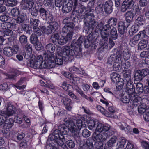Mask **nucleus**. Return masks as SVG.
<instances>
[{
  "label": "nucleus",
  "mask_w": 149,
  "mask_h": 149,
  "mask_svg": "<svg viewBox=\"0 0 149 149\" xmlns=\"http://www.w3.org/2000/svg\"><path fill=\"white\" fill-rule=\"evenodd\" d=\"M80 18L84 19V28L88 34L92 36L94 32H98L101 30L102 24H99L96 21L93 13H86L81 15Z\"/></svg>",
  "instance_id": "1"
},
{
  "label": "nucleus",
  "mask_w": 149,
  "mask_h": 149,
  "mask_svg": "<svg viewBox=\"0 0 149 149\" xmlns=\"http://www.w3.org/2000/svg\"><path fill=\"white\" fill-rule=\"evenodd\" d=\"M67 125L72 136L75 138L77 143L81 144L82 140L79 137V130L82 127H85L86 124L83 123L81 120L79 119L76 121V124L73 122H70L68 123Z\"/></svg>",
  "instance_id": "2"
},
{
  "label": "nucleus",
  "mask_w": 149,
  "mask_h": 149,
  "mask_svg": "<svg viewBox=\"0 0 149 149\" xmlns=\"http://www.w3.org/2000/svg\"><path fill=\"white\" fill-rule=\"evenodd\" d=\"M64 50L69 57L70 55L74 56L77 58H80L82 56L81 45L77 41H73L69 47L64 48Z\"/></svg>",
  "instance_id": "3"
},
{
  "label": "nucleus",
  "mask_w": 149,
  "mask_h": 149,
  "mask_svg": "<svg viewBox=\"0 0 149 149\" xmlns=\"http://www.w3.org/2000/svg\"><path fill=\"white\" fill-rule=\"evenodd\" d=\"M86 8L81 4L78 3V0H74L73 10L71 15V18H73L72 20L76 22L78 20L77 15H80L86 10Z\"/></svg>",
  "instance_id": "4"
},
{
  "label": "nucleus",
  "mask_w": 149,
  "mask_h": 149,
  "mask_svg": "<svg viewBox=\"0 0 149 149\" xmlns=\"http://www.w3.org/2000/svg\"><path fill=\"white\" fill-rule=\"evenodd\" d=\"M43 56L45 59L40 63V69H49L55 67L54 61V54H47L46 53H44Z\"/></svg>",
  "instance_id": "5"
},
{
  "label": "nucleus",
  "mask_w": 149,
  "mask_h": 149,
  "mask_svg": "<svg viewBox=\"0 0 149 149\" xmlns=\"http://www.w3.org/2000/svg\"><path fill=\"white\" fill-rule=\"evenodd\" d=\"M149 73V70L147 69H143L141 70H135L134 72V83L136 81L139 82L143 78Z\"/></svg>",
  "instance_id": "6"
},
{
  "label": "nucleus",
  "mask_w": 149,
  "mask_h": 149,
  "mask_svg": "<svg viewBox=\"0 0 149 149\" xmlns=\"http://www.w3.org/2000/svg\"><path fill=\"white\" fill-rule=\"evenodd\" d=\"M130 96H132V94L130 95L128 93H123L121 95V100L123 102L125 103H129L130 100L132 101H133L134 102H137L138 103H139L141 100V98L139 96H134L132 99L131 98Z\"/></svg>",
  "instance_id": "7"
},
{
  "label": "nucleus",
  "mask_w": 149,
  "mask_h": 149,
  "mask_svg": "<svg viewBox=\"0 0 149 149\" xmlns=\"http://www.w3.org/2000/svg\"><path fill=\"white\" fill-rule=\"evenodd\" d=\"M70 57L66 53V52L63 49V52L58 53L56 56V58L54 56V63L58 65H62L63 63V61H68Z\"/></svg>",
  "instance_id": "8"
},
{
  "label": "nucleus",
  "mask_w": 149,
  "mask_h": 149,
  "mask_svg": "<svg viewBox=\"0 0 149 149\" xmlns=\"http://www.w3.org/2000/svg\"><path fill=\"white\" fill-rule=\"evenodd\" d=\"M46 148V149H68L67 145L62 141H56L52 144H48Z\"/></svg>",
  "instance_id": "9"
},
{
  "label": "nucleus",
  "mask_w": 149,
  "mask_h": 149,
  "mask_svg": "<svg viewBox=\"0 0 149 149\" xmlns=\"http://www.w3.org/2000/svg\"><path fill=\"white\" fill-rule=\"evenodd\" d=\"M74 5V0L72 1V0H66L63 4L62 11L63 13H67L72 10V7Z\"/></svg>",
  "instance_id": "10"
},
{
  "label": "nucleus",
  "mask_w": 149,
  "mask_h": 149,
  "mask_svg": "<svg viewBox=\"0 0 149 149\" xmlns=\"http://www.w3.org/2000/svg\"><path fill=\"white\" fill-rule=\"evenodd\" d=\"M111 27L108 24H105L102 27L101 31V37L106 40H108V37L111 31Z\"/></svg>",
  "instance_id": "11"
},
{
  "label": "nucleus",
  "mask_w": 149,
  "mask_h": 149,
  "mask_svg": "<svg viewBox=\"0 0 149 149\" xmlns=\"http://www.w3.org/2000/svg\"><path fill=\"white\" fill-rule=\"evenodd\" d=\"M92 38L89 36L88 38L87 37L81 36L77 40L79 44H80L81 46V44L84 42L85 47L86 48H88L91 45L92 41H91Z\"/></svg>",
  "instance_id": "12"
},
{
  "label": "nucleus",
  "mask_w": 149,
  "mask_h": 149,
  "mask_svg": "<svg viewBox=\"0 0 149 149\" xmlns=\"http://www.w3.org/2000/svg\"><path fill=\"white\" fill-rule=\"evenodd\" d=\"M15 108L12 105H9L7 107L6 111H0V116L5 117L12 116L15 113Z\"/></svg>",
  "instance_id": "13"
},
{
  "label": "nucleus",
  "mask_w": 149,
  "mask_h": 149,
  "mask_svg": "<svg viewBox=\"0 0 149 149\" xmlns=\"http://www.w3.org/2000/svg\"><path fill=\"white\" fill-rule=\"evenodd\" d=\"M64 121L66 123L65 125V124H60L58 126V130H59L63 134L65 135L68 134L69 130L70 131V130L69 129L67 125L68 123L70 122H74L72 121L67 120L66 118L65 119Z\"/></svg>",
  "instance_id": "14"
},
{
  "label": "nucleus",
  "mask_w": 149,
  "mask_h": 149,
  "mask_svg": "<svg viewBox=\"0 0 149 149\" xmlns=\"http://www.w3.org/2000/svg\"><path fill=\"white\" fill-rule=\"evenodd\" d=\"M113 8V3L112 0L107 1L104 4V11L107 14H110L112 12Z\"/></svg>",
  "instance_id": "15"
},
{
  "label": "nucleus",
  "mask_w": 149,
  "mask_h": 149,
  "mask_svg": "<svg viewBox=\"0 0 149 149\" xmlns=\"http://www.w3.org/2000/svg\"><path fill=\"white\" fill-rule=\"evenodd\" d=\"M126 89L127 91V93L130 95L132 94V96H131V98L132 99L134 96H138L136 93L135 92L134 86L133 84L132 81L127 82L126 84Z\"/></svg>",
  "instance_id": "16"
},
{
  "label": "nucleus",
  "mask_w": 149,
  "mask_h": 149,
  "mask_svg": "<svg viewBox=\"0 0 149 149\" xmlns=\"http://www.w3.org/2000/svg\"><path fill=\"white\" fill-rule=\"evenodd\" d=\"M34 4L33 0H22L20 3L22 8L24 10L31 9Z\"/></svg>",
  "instance_id": "17"
},
{
  "label": "nucleus",
  "mask_w": 149,
  "mask_h": 149,
  "mask_svg": "<svg viewBox=\"0 0 149 149\" xmlns=\"http://www.w3.org/2000/svg\"><path fill=\"white\" fill-rule=\"evenodd\" d=\"M117 28L118 32L120 34V36L122 39L125 38V28H126V26L125 25L124 23L122 21H120L117 24Z\"/></svg>",
  "instance_id": "18"
},
{
  "label": "nucleus",
  "mask_w": 149,
  "mask_h": 149,
  "mask_svg": "<svg viewBox=\"0 0 149 149\" xmlns=\"http://www.w3.org/2000/svg\"><path fill=\"white\" fill-rule=\"evenodd\" d=\"M97 133L95 132L93 133V140L102 142L107 139V137L104 135V132H100L99 133Z\"/></svg>",
  "instance_id": "19"
},
{
  "label": "nucleus",
  "mask_w": 149,
  "mask_h": 149,
  "mask_svg": "<svg viewBox=\"0 0 149 149\" xmlns=\"http://www.w3.org/2000/svg\"><path fill=\"white\" fill-rule=\"evenodd\" d=\"M67 25H64L62 28V32L63 33H67V35L70 34L71 33H72V37L73 36V32L72 30L74 27L75 25L74 23H70L67 24Z\"/></svg>",
  "instance_id": "20"
},
{
  "label": "nucleus",
  "mask_w": 149,
  "mask_h": 149,
  "mask_svg": "<svg viewBox=\"0 0 149 149\" xmlns=\"http://www.w3.org/2000/svg\"><path fill=\"white\" fill-rule=\"evenodd\" d=\"M1 121L0 122V125H2L5 123L7 125L9 128L11 127L14 125V120L12 118L8 119V117H5L2 116Z\"/></svg>",
  "instance_id": "21"
},
{
  "label": "nucleus",
  "mask_w": 149,
  "mask_h": 149,
  "mask_svg": "<svg viewBox=\"0 0 149 149\" xmlns=\"http://www.w3.org/2000/svg\"><path fill=\"white\" fill-rule=\"evenodd\" d=\"M70 71L73 74H83L86 76L87 74L85 72L84 70L81 68H79L75 66H73L69 69Z\"/></svg>",
  "instance_id": "22"
},
{
  "label": "nucleus",
  "mask_w": 149,
  "mask_h": 149,
  "mask_svg": "<svg viewBox=\"0 0 149 149\" xmlns=\"http://www.w3.org/2000/svg\"><path fill=\"white\" fill-rule=\"evenodd\" d=\"M17 17L15 20L17 24L21 25L23 23H26L27 17L25 13H21Z\"/></svg>",
  "instance_id": "23"
},
{
  "label": "nucleus",
  "mask_w": 149,
  "mask_h": 149,
  "mask_svg": "<svg viewBox=\"0 0 149 149\" xmlns=\"http://www.w3.org/2000/svg\"><path fill=\"white\" fill-rule=\"evenodd\" d=\"M72 37V33L67 35L66 36H61L59 39L58 44L64 45L68 41L71 40Z\"/></svg>",
  "instance_id": "24"
},
{
  "label": "nucleus",
  "mask_w": 149,
  "mask_h": 149,
  "mask_svg": "<svg viewBox=\"0 0 149 149\" xmlns=\"http://www.w3.org/2000/svg\"><path fill=\"white\" fill-rule=\"evenodd\" d=\"M53 134L56 137V139H57L56 141L61 142L62 141L63 143L65 141L64 139V137L62 132L58 130V129L55 130Z\"/></svg>",
  "instance_id": "25"
},
{
  "label": "nucleus",
  "mask_w": 149,
  "mask_h": 149,
  "mask_svg": "<svg viewBox=\"0 0 149 149\" xmlns=\"http://www.w3.org/2000/svg\"><path fill=\"white\" fill-rule=\"evenodd\" d=\"M97 125L95 130L96 132H103L108 129V125H104L101 123H98Z\"/></svg>",
  "instance_id": "26"
},
{
  "label": "nucleus",
  "mask_w": 149,
  "mask_h": 149,
  "mask_svg": "<svg viewBox=\"0 0 149 149\" xmlns=\"http://www.w3.org/2000/svg\"><path fill=\"white\" fill-rule=\"evenodd\" d=\"M3 53L7 56L8 57L12 56L14 54L13 48L10 47H4L3 49Z\"/></svg>",
  "instance_id": "27"
},
{
  "label": "nucleus",
  "mask_w": 149,
  "mask_h": 149,
  "mask_svg": "<svg viewBox=\"0 0 149 149\" xmlns=\"http://www.w3.org/2000/svg\"><path fill=\"white\" fill-rule=\"evenodd\" d=\"M126 21L129 24L130 23L133 21L134 17V14L132 11H127L125 14Z\"/></svg>",
  "instance_id": "28"
},
{
  "label": "nucleus",
  "mask_w": 149,
  "mask_h": 149,
  "mask_svg": "<svg viewBox=\"0 0 149 149\" xmlns=\"http://www.w3.org/2000/svg\"><path fill=\"white\" fill-rule=\"evenodd\" d=\"M117 137L115 136H113L111 137L107 142L106 145L107 147L109 149H111L114 147L116 141Z\"/></svg>",
  "instance_id": "29"
},
{
  "label": "nucleus",
  "mask_w": 149,
  "mask_h": 149,
  "mask_svg": "<svg viewBox=\"0 0 149 149\" xmlns=\"http://www.w3.org/2000/svg\"><path fill=\"white\" fill-rule=\"evenodd\" d=\"M28 65L35 69H40V63L39 62L36 61L35 60H32L29 61L28 63Z\"/></svg>",
  "instance_id": "30"
},
{
  "label": "nucleus",
  "mask_w": 149,
  "mask_h": 149,
  "mask_svg": "<svg viewBox=\"0 0 149 149\" xmlns=\"http://www.w3.org/2000/svg\"><path fill=\"white\" fill-rule=\"evenodd\" d=\"M45 49L47 52L53 53L55 51L56 47L54 44L49 43L45 45Z\"/></svg>",
  "instance_id": "31"
},
{
  "label": "nucleus",
  "mask_w": 149,
  "mask_h": 149,
  "mask_svg": "<svg viewBox=\"0 0 149 149\" xmlns=\"http://www.w3.org/2000/svg\"><path fill=\"white\" fill-rule=\"evenodd\" d=\"M141 100H141L139 103H138L137 102H134L133 101H132V102H130V103L128 106L127 108V110L130 111V114H133L132 111L133 110L134 107H136L138 104H141Z\"/></svg>",
  "instance_id": "32"
},
{
  "label": "nucleus",
  "mask_w": 149,
  "mask_h": 149,
  "mask_svg": "<svg viewBox=\"0 0 149 149\" xmlns=\"http://www.w3.org/2000/svg\"><path fill=\"white\" fill-rule=\"evenodd\" d=\"M141 37H142V35L139 32L138 34L135 35L134 37L131 40L130 44L134 45H136L139 40H140Z\"/></svg>",
  "instance_id": "33"
},
{
  "label": "nucleus",
  "mask_w": 149,
  "mask_h": 149,
  "mask_svg": "<svg viewBox=\"0 0 149 149\" xmlns=\"http://www.w3.org/2000/svg\"><path fill=\"white\" fill-rule=\"evenodd\" d=\"M59 37V33H56L51 35L50 39L51 40L53 44L56 45L58 44Z\"/></svg>",
  "instance_id": "34"
},
{
  "label": "nucleus",
  "mask_w": 149,
  "mask_h": 149,
  "mask_svg": "<svg viewBox=\"0 0 149 149\" xmlns=\"http://www.w3.org/2000/svg\"><path fill=\"white\" fill-rule=\"evenodd\" d=\"M41 29L44 33L47 34H51L54 30L53 29L51 25H49L48 26L46 27L45 26H43L41 28Z\"/></svg>",
  "instance_id": "35"
},
{
  "label": "nucleus",
  "mask_w": 149,
  "mask_h": 149,
  "mask_svg": "<svg viewBox=\"0 0 149 149\" xmlns=\"http://www.w3.org/2000/svg\"><path fill=\"white\" fill-rule=\"evenodd\" d=\"M37 35L35 33H32L30 37V42L33 45H36L39 42Z\"/></svg>",
  "instance_id": "36"
},
{
  "label": "nucleus",
  "mask_w": 149,
  "mask_h": 149,
  "mask_svg": "<svg viewBox=\"0 0 149 149\" xmlns=\"http://www.w3.org/2000/svg\"><path fill=\"white\" fill-rule=\"evenodd\" d=\"M40 9L39 12V15L41 18L44 19L46 17L49 12L44 8H41Z\"/></svg>",
  "instance_id": "37"
},
{
  "label": "nucleus",
  "mask_w": 149,
  "mask_h": 149,
  "mask_svg": "<svg viewBox=\"0 0 149 149\" xmlns=\"http://www.w3.org/2000/svg\"><path fill=\"white\" fill-rule=\"evenodd\" d=\"M118 19L116 17H111L109 18L107 21V24L111 27H114L115 26L117 22Z\"/></svg>",
  "instance_id": "38"
},
{
  "label": "nucleus",
  "mask_w": 149,
  "mask_h": 149,
  "mask_svg": "<svg viewBox=\"0 0 149 149\" xmlns=\"http://www.w3.org/2000/svg\"><path fill=\"white\" fill-rule=\"evenodd\" d=\"M97 120L93 119H91L89 120L88 123V127L90 130H92L95 127V125L98 123Z\"/></svg>",
  "instance_id": "39"
},
{
  "label": "nucleus",
  "mask_w": 149,
  "mask_h": 149,
  "mask_svg": "<svg viewBox=\"0 0 149 149\" xmlns=\"http://www.w3.org/2000/svg\"><path fill=\"white\" fill-rule=\"evenodd\" d=\"M148 41L145 40H141L138 44V50H140L145 48L147 46Z\"/></svg>",
  "instance_id": "40"
},
{
  "label": "nucleus",
  "mask_w": 149,
  "mask_h": 149,
  "mask_svg": "<svg viewBox=\"0 0 149 149\" xmlns=\"http://www.w3.org/2000/svg\"><path fill=\"white\" fill-rule=\"evenodd\" d=\"M18 3V1L16 0H6L5 5L7 6L13 7L15 6Z\"/></svg>",
  "instance_id": "41"
},
{
  "label": "nucleus",
  "mask_w": 149,
  "mask_h": 149,
  "mask_svg": "<svg viewBox=\"0 0 149 149\" xmlns=\"http://www.w3.org/2000/svg\"><path fill=\"white\" fill-rule=\"evenodd\" d=\"M19 41L22 45L27 43L28 42L27 37L25 35L22 34L19 36Z\"/></svg>",
  "instance_id": "42"
},
{
  "label": "nucleus",
  "mask_w": 149,
  "mask_h": 149,
  "mask_svg": "<svg viewBox=\"0 0 149 149\" xmlns=\"http://www.w3.org/2000/svg\"><path fill=\"white\" fill-rule=\"evenodd\" d=\"M139 28V26L137 25L136 24L132 26L129 31V34L130 35H133L138 31Z\"/></svg>",
  "instance_id": "43"
},
{
  "label": "nucleus",
  "mask_w": 149,
  "mask_h": 149,
  "mask_svg": "<svg viewBox=\"0 0 149 149\" xmlns=\"http://www.w3.org/2000/svg\"><path fill=\"white\" fill-rule=\"evenodd\" d=\"M110 77L112 81L115 82L118 81L120 75L116 72H113L110 74Z\"/></svg>",
  "instance_id": "44"
},
{
  "label": "nucleus",
  "mask_w": 149,
  "mask_h": 149,
  "mask_svg": "<svg viewBox=\"0 0 149 149\" xmlns=\"http://www.w3.org/2000/svg\"><path fill=\"white\" fill-rule=\"evenodd\" d=\"M13 25L10 22H5L1 24L0 27L1 29H3L4 31L5 29L10 28L12 27Z\"/></svg>",
  "instance_id": "45"
},
{
  "label": "nucleus",
  "mask_w": 149,
  "mask_h": 149,
  "mask_svg": "<svg viewBox=\"0 0 149 149\" xmlns=\"http://www.w3.org/2000/svg\"><path fill=\"white\" fill-rule=\"evenodd\" d=\"M111 35V37L112 38L113 40H115L117 38L118 33L117 30L115 27H113L110 31V33Z\"/></svg>",
  "instance_id": "46"
},
{
  "label": "nucleus",
  "mask_w": 149,
  "mask_h": 149,
  "mask_svg": "<svg viewBox=\"0 0 149 149\" xmlns=\"http://www.w3.org/2000/svg\"><path fill=\"white\" fill-rule=\"evenodd\" d=\"M146 106L144 103L141 104L138 107V112L141 114H143L146 111Z\"/></svg>",
  "instance_id": "47"
},
{
  "label": "nucleus",
  "mask_w": 149,
  "mask_h": 149,
  "mask_svg": "<svg viewBox=\"0 0 149 149\" xmlns=\"http://www.w3.org/2000/svg\"><path fill=\"white\" fill-rule=\"evenodd\" d=\"M11 14L12 16L16 17L20 15L19 10L17 8H13L11 11Z\"/></svg>",
  "instance_id": "48"
},
{
  "label": "nucleus",
  "mask_w": 149,
  "mask_h": 149,
  "mask_svg": "<svg viewBox=\"0 0 149 149\" xmlns=\"http://www.w3.org/2000/svg\"><path fill=\"white\" fill-rule=\"evenodd\" d=\"M119 142L117 143L118 145V148L121 149L123 148L124 147V145L126 142V139L123 137L120 138Z\"/></svg>",
  "instance_id": "49"
},
{
  "label": "nucleus",
  "mask_w": 149,
  "mask_h": 149,
  "mask_svg": "<svg viewBox=\"0 0 149 149\" xmlns=\"http://www.w3.org/2000/svg\"><path fill=\"white\" fill-rule=\"evenodd\" d=\"M30 24L32 27L38 26L40 22V20L37 19L31 18L30 20Z\"/></svg>",
  "instance_id": "50"
},
{
  "label": "nucleus",
  "mask_w": 149,
  "mask_h": 149,
  "mask_svg": "<svg viewBox=\"0 0 149 149\" xmlns=\"http://www.w3.org/2000/svg\"><path fill=\"white\" fill-rule=\"evenodd\" d=\"M136 84V91L138 93H141L143 92V88L142 84L139 82H137Z\"/></svg>",
  "instance_id": "51"
},
{
  "label": "nucleus",
  "mask_w": 149,
  "mask_h": 149,
  "mask_svg": "<svg viewBox=\"0 0 149 149\" xmlns=\"http://www.w3.org/2000/svg\"><path fill=\"white\" fill-rule=\"evenodd\" d=\"M124 79H122L123 81H125L127 82L131 81V73L129 72H126L123 74Z\"/></svg>",
  "instance_id": "52"
},
{
  "label": "nucleus",
  "mask_w": 149,
  "mask_h": 149,
  "mask_svg": "<svg viewBox=\"0 0 149 149\" xmlns=\"http://www.w3.org/2000/svg\"><path fill=\"white\" fill-rule=\"evenodd\" d=\"M144 17L142 15H139L135 21V24L138 25H141L144 22Z\"/></svg>",
  "instance_id": "53"
},
{
  "label": "nucleus",
  "mask_w": 149,
  "mask_h": 149,
  "mask_svg": "<svg viewBox=\"0 0 149 149\" xmlns=\"http://www.w3.org/2000/svg\"><path fill=\"white\" fill-rule=\"evenodd\" d=\"M62 74L64 76L67 78H68L71 80L70 82L72 83L75 82V80L74 78L72 76V74L71 73L68 72H62Z\"/></svg>",
  "instance_id": "54"
},
{
  "label": "nucleus",
  "mask_w": 149,
  "mask_h": 149,
  "mask_svg": "<svg viewBox=\"0 0 149 149\" xmlns=\"http://www.w3.org/2000/svg\"><path fill=\"white\" fill-rule=\"evenodd\" d=\"M133 9L135 12V15H139L142 11V8L139 7L138 5H135L133 7Z\"/></svg>",
  "instance_id": "55"
},
{
  "label": "nucleus",
  "mask_w": 149,
  "mask_h": 149,
  "mask_svg": "<svg viewBox=\"0 0 149 149\" xmlns=\"http://www.w3.org/2000/svg\"><path fill=\"white\" fill-rule=\"evenodd\" d=\"M120 63V62H117L116 61L114 62L113 66V69L114 70L120 71L121 69Z\"/></svg>",
  "instance_id": "56"
},
{
  "label": "nucleus",
  "mask_w": 149,
  "mask_h": 149,
  "mask_svg": "<svg viewBox=\"0 0 149 149\" xmlns=\"http://www.w3.org/2000/svg\"><path fill=\"white\" fill-rule=\"evenodd\" d=\"M116 58L115 54H111L108 58L107 63L108 64L111 65L116 61Z\"/></svg>",
  "instance_id": "57"
},
{
  "label": "nucleus",
  "mask_w": 149,
  "mask_h": 149,
  "mask_svg": "<svg viewBox=\"0 0 149 149\" xmlns=\"http://www.w3.org/2000/svg\"><path fill=\"white\" fill-rule=\"evenodd\" d=\"M122 52L120 50H119L117 52L116 54L115 55L116 61L117 62H118V61L121 62L122 61L121 60L122 58Z\"/></svg>",
  "instance_id": "58"
},
{
  "label": "nucleus",
  "mask_w": 149,
  "mask_h": 149,
  "mask_svg": "<svg viewBox=\"0 0 149 149\" xmlns=\"http://www.w3.org/2000/svg\"><path fill=\"white\" fill-rule=\"evenodd\" d=\"M39 12V10H38L36 8H35L33 7L31 8L30 13L33 16L35 17H37L38 15V13Z\"/></svg>",
  "instance_id": "59"
},
{
  "label": "nucleus",
  "mask_w": 149,
  "mask_h": 149,
  "mask_svg": "<svg viewBox=\"0 0 149 149\" xmlns=\"http://www.w3.org/2000/svg\"><path fill=\"white\" fill-rule=\"evenodd\" d=\"M60 96L63 97V98L61 100V101L63 103L64 105L72 103L71 100V99L64 96H63L62 95H61Z\"/></svg>",
  "instance_id": "60"
},
{
  "label": "nucleus",
  "mask_w": 149,
  "mask_h": 149,
  "mask_svg": "<svg viewBox=\"0 0 149 149\" xmlns=\"http://www.w3.org/2000/svg\"><path fill=\"white\" fill-rule=\"evenodd\" d=\"M131 8L129 6L123 2L121 7L120 10L122 12L124 13L128 9H130Z\"/></svg>",
  "instance_id": "61"
},
{
  "label": "nucleus",
  "mask_w": 149,
  "mask_h": 149,
  "mask_svg": "<svg viewBox=\"0 0 149 149\" xmlns=\"http://www.w3.org/2000/svg\"><path fill=\"white\" fill-rule=\"evenodd\" d=\"M109 127L110 126L108 125V130H107L105 131L104 132V135L106 136L107 137L106 139L107 138L111 136L114 133L113 131L110 129Z\"/></svg>",
  "instance_id": "62"
},
{
  "label": "nucleus",
  "mask_w": 149,
  "mask_h": 149,
  "mask_svg": "<svg viewBox=\"0 0 149 149\" xmlns=\"http://www.w3.org/2000/svg\"><path fill=\"white\" fill-rule=\"evenodd\" d=\"M22 46H23L24 49L26 51L29 52L30 54V52H31L32 50V46L30 44L27 43Z\"/></svg>",
  "instance_id": "63"
},
{
  "label": "nucleus",
  "mask_w": 149,
  "mask_h": 149,
  "mask_svg": "<svg viewBox=\"0 0 149 149\" xmlns=\"http://www.w3.org/2000/svg\"><path fill=\"white\" fill-rule=\"evenodd\" d=\"M140 32L142 35V37L145 38L147 35H149V25L147 26L144 30Z\"/></svg>",
  "instance_id": "64"
}]
</instances>
